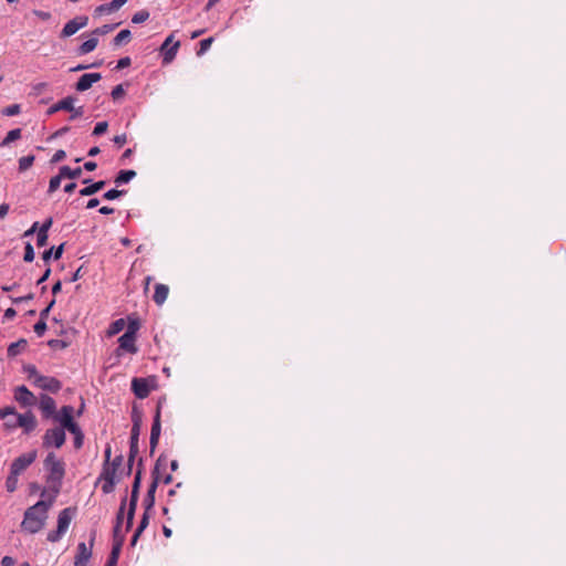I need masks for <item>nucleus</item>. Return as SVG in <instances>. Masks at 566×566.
<instances>
[{"label": "nucleus", "instance_id": "41", "mask_svg": "<svg viewBox=\"0 0 566 566\" xmlns=\"http://www.w3.org/2000/svg\"><path fill=\"white\" fill-rule=\"evenodd\" d=\"M20 113V105L19 104H12L8 107H6L2 111V114L6 116H15Z\"/></svg>", "mask_w": 566, "mask_h": 566}, {"label": "nucleus", "instance_id": "17", "mask_svg": "<svg viewBox=\"0 0 566 566\" xmlns=\"http://www.w3.org/2000/svg\"><path fill=\"white\" fill-rule=\"evenodd\" d=\"M135 340H136V336H132V333H124L118 338L119 348H122L128 353L135 354V353H137V347L135 345Z\"/></svg>", "mask_w": 566, "mask_h": 566}, {"label": "nucleus", "instance_id": "28", "mask_svg": "<svg viewBox=\"0 0 566 566\" xmlns=\"http://www.w3.org/2000/svg\"><path fill=\"white\" fill-rule=\"evenodd\" d=\"M63 244L59 245L55 250L53 248L43 252L42 259L44 262H48L52 256L55 260H59L63 253Z\"/></svg>", "mask_w": 566, "mask_h": 566}, {"label": "nucleus", "instance_id": "42", "mask_svg": "<svg viewBox=\"0 0 566 566\" xmlns=\"http://www.w3.org/2000/svg\"><path fill=\"white\" fill-rule=\"evenodd\" d=\"M23 260L25 262H32L34 260V250L31 243L25 244Z\"/></svg>", "mask_w": 566, "mask_h": 566}, {"label": "nucleus", "instance_id": "2", "mask_svg": "<svg viewBox=\"0 0 566 566\" xmlns=\"http://www.w3.org/2000/svg\"><path fill=\"white\" fill-rule=\"evenodd\" d=\"M44 469L48 472L46 481L50 484V494L55 499L65 475V463L62 459H59L54 452H50L44 460Z\"/></svg>", "mask_w": 566, "mask_h": 566}, {"label": "nucleus", "instance_id": "38", "mask_svg": "<svg viewBox=\"0 0 566 566\" xmlns=\"http://www.w3.org/2000/svg\"><path fill=\"white\" fill-rule=\"evenodd\" d=\"M62 178H63V176H61V172H59L57 176H54L51 178L50 184H49V192L50 193H52L59 189Z\"/></svg>", "mask_w": 566, "mask_h": 566}, {"label": "nucleus", "instance_id": "25", "mask_svg": "<svg viewBox=\"0 0 566 566\" xmlns=\"http://www.w3.org/2000/svg\"><path fill=\"white\" fill-rule=\"evenodd\" d=\"M160 408L161 403L158 402L157 410L154 417V422L151 426V432L150 436L160 437L161 426H160Z\"/></svg>", "mask_w": 566, "mask_h": 566}, {"label": "nucleus", "instance_id": "34", "mask_svg": "<svg viewBox=\"0 0 566 566\" xmlns=\"http://www.w3.org/2000/svg\"><path fill=\"white\" fill-rule=\"evenodd\" d=\"M33 161H34V156H32V155L21 157L19 159V170L25 171L33 165Z\"/></svg>", "mask_w": 566, "mask_h": 566}, {"label": "nucleus", "instance_id": "18", "mask_svg": "<svg viewBox=\"0 0 566 566\" xmlns=\"http://www.w3.org/2000/svg\"><path fill=\"white\" fill-rule=\"evenodd\" d=\"M74 102H75V98L73 96H67V97L59 101L57 103L53 104L48 109V115H53L59 111H67L69 112V109H73Z\"/></svg>", "mask_w": 566, "mask_h": 566}, {"label": "nucleus", "instance_id": "60", "mask_svg": "<svg viewBox=\"0 0 566 566\" xmlns=\"http://www.w3.org/2000/svg\"><path fill=\"white\" fill-rule=\"evenodd\" d=\"M53 223V220L52 218H49L48 220H45V222L41 226V228L39 229V231H42V232H45L48 233L49 229L51 228Z\"/></svg>", "mask_w": 566, "mask_h": 566}, {"label": "nucleus", "instance_id": "37", "mask_svg": "<svg viewBox=\"0 0 566 566\" xmlns=\"http://www.w3.org/2000/svg\"><path fill=\"white\" fill-rule=\"evenodd\" d=\"M213 42V38H207L200 41V49L197 52V55H203L211 46Z\"/></svg>", "mask_w": 566, "mask_h": 566}, {"label": "nucleus", "instance_id": "30", "mask_svg": "<svg viewBox=\"0 0 566 566\" xmlns=\"http://www.w3.org/2000/svg\"><path fill=\"white\" fill-rule=\"evenodd\" d=\"M156 486H157V485H156V482H154V483L150 485V488H149V490H148V492H147V496H146V499L144 500V504H145V506H146V510H145V511H147V512H148V511L153 507V505H154V502H155V496H154V494H155V491H156Z\"/></svg>", "mask_w": 566, "mask_h": 566}, {"label": "nucleus", "instance_id": "52", "mask_svg": "<svg viewBox=\"0 0 566 566\" xmlns=\"http://www.w3.org/2000/svg\"><path fill=\"white\" fill-rule=\"evenodd\" d=\"M65 430L70 431L74 436H78L80 433H82L81 428L78 427V424L75 421H73L72 423H69V426L65 428Z\"/></svg>", "mask_w": 566, "mask_h": 566}, {"label": "nucleus", "instance_id": "1", "mask_svg": "<svg viewBox=\"0 0 566 566\" xmlns=\"http://www.w3.org/2000/svg\"><path fill=\"white\" fill-rule=\"evenodd\" d=\"M41 497L42 500L24 512L21 523V527L31 534L38 533L43 528L48 518V512L55 501L54 496L49 494V491L45 489L41 492Z\"/></svg>", "mask_w": 566, "mask_h": 566}, {"label": "nucleus", "instance_id": "40", "mask_svg": "<svg viewBox=\"0 0 566 566\" xmlns=\"http://www.w3.org/2000/svg\"><path fill=\"white\" fill-rule=\"evenodd\" d=\"M125 192H126L125 190L111 189V190L106 191L103 197L106 200H114V199L120 197L122 195H124Z\"/></svg>", "mask_w": 566, "mask_h": 566}, {"label": "nucleus", "instance_id": "24", "mask_svg": "<svg viewBox=\"0 0 566 566\" xmlns=\"http://www.w3.org/2000/svg\"><path fill=\"white\" fill-rule=\"evenodd\" d=\"M98 44L97 38H91L83 42L78 48V54L84 55L95 50Z\"/></svg>", "mask_w": 566, "mask_h": 566}, {"label": "nucleus", "instance_id": "6", "mask_svg": "<svg viewBox=\"0 0 566 566\" xmlns=\"http://www.w3.org/2000/svg\"><path fill=\"white\" fill-rule=\"evenodd\" d=\"M65 430H63V428L55 427L46 430L43 437V446L45 448L55 447L59 449L65 443Z\"/></svg>", "mask_w": 566, "mask_h": 566}, {"label": "nucleus", "instance_id": "7", "mask_svg": "<svg viewBox=\"0 0 566 566\" xmlns=\"http://www.w3.org/2000/svg\"><path fill=\"white\" fill-rule=\"evenodd\" d=\"M38 452L35 450L29 451L15 458L11 463L10 471L14 474H21L28 467H30L36 459Z\"/></svg>", "mask_w": 566, "mask_h": 566}, {"label": "nucleus", "instance_id": "51", "mask_svg": "<svg viewBox=\"0 0 566 566\" xmlns=\"http://www.w3.org/2000/svg\"><path fill=\"white\" fill-rule=\"evenodd\" d=\"M32 13L43 21H48L51 19V13L48 11L33 10Z\"/></svg>", "mask_w": 566, "mask_h": 566}, {"label": "nucleus", "instance_id": "3", "mask_svg": "<svg viewBox=\"0 0 566 566\" xmlns=\"http://www.w3.org/2000/svg\"><path fill=\"white\" fill-rule=\"evenodd\" d=\"M8 416L15 417L14 421H7L4 423L6 428L9 430L20 427L23 428L25 432H31L32 430H34L36 426V420L32 412H25L20 415L17 413L15 409L11 406L0 409L1 419H6Z\"/></svg>", "mask_w": 566, "mask_h": 566}, {"label": "nucleus", "instance_id": "49", "mask_svg": "<svg viewBox=\"0 0 566 566\" xmlns=\"http://www.w3.org/2000/svg\"><path fill=\"white\" fill-rule=\"evenodd\" d=\"M65 533H60V530L56 528V531L54 532H50L48 534V541L52 542V543H55L57 541H60V538L64 535Z\"/></svg>", "mask_w": 566, "mask_h": 566}, {"label": "nucleus", "instance_id": "48", "mask_svg": "<svg viewBox=\"0 0 566 566\" xmlns=\"http://www.w3.org/2000/svg\"><path fill=\"white\" fill-rule=\"evenodd\" d=\"M125 94V91H124V87L123 85H116L113 90H112V97L114 99H118L120 98L123 95Z\"/></svg>", "mask_w": 566, "mask_h": 566}, {"label": "nucleus", "instance_id": "46", "mask_svg": "<svg viewBox=\"0 0 566 566\" xmlns=\"http://www.w3.org/2000/svg\"><path fill=\"white\" fill-rule=\"evenodd\" d=\"M102 491L106 494L113 492L116 481L103 480Z\"/></svg>", "mask_w": 566, "mask_h": 566}, {"label": "nucleus", "instance_id": "61", "mask_svg": "<svg viewBox=\"0 0 566 566\" xmlns=\"http://www.w3.org/2000/svg\"><path fill=\"white\" fill-rule=\"evenodd\" d=\"M128 0H113L111 1V7H113L114 11L118 10L123 7Z\"/></svg>", "mask_w": 566, "mask_h": 566}, {"label": "nucleus", "instance_id": "58", "mask_svg": "<svg viewBox=\"0 0 566 566\" xmlns=\"http://www.w3.org/2000/svg\"><path fill=\"white\" fill-rule=\"evenodd\" d=\"M130 65V59L128 56L122 57L117 62V69H125Z\"/></svg>", "mask_w": 566, "mask_h": 566}, {"label": "nucleus", "instance_id": "44", "mask_svg": "<svg viewBox=\"0 0 566 566\" xmlns=\"http://www.w3.org/2000/svg\"><path fill=\"white\" fill-rule=\"evenodd\" d=\"M108 124L107 122H99L95 125L93 134L94 135H102L107 130Z\"/></svg>", "mask_w": 566, "mask_h": 566}, {"label": "nucleus", "instance_id": "15", "mask_svg": "<svg viewBox=\"0 0 566 566\" xmlns=\"http://www.w3.org/2000/svg\"><path fill=\"white\" fill-rule=\"evenodd\" d=\"M101 77L102 76L99 73L83 74L76 83V90L80 92H84L88 90L94 83L98 82Z\"/></svg>", "mask_w": 566, "mask_h": 566}, {"label": "nucleus", "instance_id": "5", "mask_svg": "<svg viewBox=\"0 0 566 566\" xmlns=\"http://www.w3.org/2000/svg\"><path fill=\"white\" fill-rule=\"evenodd\" d=\"M139 485H140V471L137 472L134 483H133L125 532H127L133 525L135 510H136L137 501H138Z\"/></svg>", "mask_w": 566, "mask_h": 566}, {"label": "nucleus", "instance_id": "56", "mask_svg": "<svg viewBox=\"0 0 566 566\" xmlns=\"http://www.w3.org/2000/svg\"><path fill=\"white\" fill-rule=\"evenodd\" d=\"M113 142L118 145L119 147H122L124 144H126L127 142V138H126V135L125 134H122V135H116L114 138H113Z\"/></svg>", "mask_w": 566, "mask_h": 566}, {"label": "nucleus", "instance_id": "36", "mask_svg": "<svg viewBox=\"0 0 566 566\" xmlns=\"http://www.w3.org/2000/svg\"><path fill=\"white\" fill-rule=\"evenodd\" d=\"M148 18H149V12L147 10H140V11H137L133 15L132 22L135 23V24H139V23H143L146 20H148Z\"/></svg>", "mask_w": 566, "mask_h": 566}, {"label": "nucleus", "instance_id": "21", "mask_svg": "<svg viewBox=\"0 0 566 566\" xmlns=\"http://www.w3.org/2000/svg\"><path fill=\"white\" fill-rule=\"evenodd\" d=\"M148 523H149V515H148V512L145 511V513L143 514V517L139 522V525L133 535V538L130 542L132 546L136 545L138 537L144 532V530L148 526Z\"/></svg>", "mask_w": 566, "mask_h": 566}, {"label": "nucleus", "instance_id": "50", "mask_svg": "<svg viewBox=\"0 0 566 566\" xmlns=\"http://www.w3.org/2000/svg\"><path fill=\"white\" fill-rule=\"evenodd\" d=\"M48 242V233L38 231L36 244L38 247H44Z\"/></svg>", "mask_w": 566, "mask_h": 566}, {"label": "nucleus", "instance_id": "45", "mask_svg": "<svg viewBox=\"0 0 566 566\" xmlns=\"http://www.w3.org/2000/svg\"><path fill=\"white\" fill-rule=\"evenodd\" d=\"M33 328L38 336H42L46 331V324L43 319H40L39 322L35 323Z\"/></svg>", "mask_w": 566, "mask_h": 566}, {"label": "nucleus", "instance_id": "22", "mask_svg": "<svg viewBox=\"0 0 566 566\" xmlns=\"http://www.w3.org/2000/svg\"><path fill=\"white\" fill-rule=\"evenodd\" d=\"M27 345L28 343L25 339H19L18 342L10 344V346L8 347V356L14 357L19 355L22 350L27 348Z\"/></svg>", "mask_w": 566, "mask_h": 566}, {"label": "nucleus", "instance_id": "26", "mask_svg": "<svg viewBox=\"0 0 566 566\" xmlns=\"http://www.w3.org/2000/svg\"><path fill=\"white\" fill-rule=\"evenodd\" d=\"M136 176V172L134 170H120L117 177L115 178V184L117 186H120L123 184L129 182L134 177Z\"/></svg>", "mask_w": 566, "mask_h": 566}, {"label": "nucleus", "instance_id": "20", "mask_svg": "<svg viewBox=\"0 0 566 566\" xmlns=\"http://www.w3.org/2000/svg\"><path fill=\"white\" fill-rule=\"evenodd\" d=\"M168 293H169V289H168L167 285H165V284H157L155 286L154 301L158 305L164 304L165 301L167 300Z\"/></svg>", "mask_w": 566, "mask_h": 566}, {"label": "nucleus", "instance_id": "53", "mask_svg": "<svg viewBox=\"0 0 566 566\" xmlns=\"http://www.w3.org/2000/svg\"><path fill=\"white\" fill-rule=\"evenodd\" d=\"M73 20L74 22H76V24H78L80 29L85 28L88 23V18L86 15H78L75 17Z\"/></svg>", "mask_w": 566, "mask_h": 566}, {"label": "nucleus", "instance_id": "8", "mask_svg": "<svg viewBox=\"0 0 566 566\" xmlns=\"http://www.w3.org/2000/svg\"><path fill=\"white\" fill-rule=\"evenodd\" d=\"M174 36H175V33L169 34L160 46V52L164 55V57H163L164 64H169L172 62V60L176 57V54L180 46L179 41L174 42V44L170 46V44L174 41Z\"/></svg>", "mask_w": 566, "mask_h": 566}, {"label": "nucleus", "instance_id": "4", "mask_svg": "<svg viewBox=\"0 0 566 566\" xmlns=\"http://www.w3.org/2000/svg\"><path fill=\"white\" fill-rule=\"evenodd\" d=\"M126 504V499L123 500L122 505L119 507V512L116 518V525L114 527V537L118 538V543L113 546L111 556L107 560L106 566H116L118 560L119 551L124 541V533L120 531V526L123 523V513Z\"/></svg>", "mask_w": 566, "mask_h": 566}, {"label": "nucleus", "instance_id": "64", "mask_svg": "<svg viewBox=\"0 0 566 566\" xmlns=\"http://www.w3.org/2000/svg\"><path fill=\"white\" fill-rule=\"evenodd\" d=\"M9 205L2 203L0 205V219L4 218L8 214Z\"/></svg>", "mask_w": 566, "mask_h": 566}, {"label": "nucleus", "instance_id": "10", "mask_svg": "<svg viewBox=\"0 0 566 566\" xmlns=\"http://www.w3.org/2000/svg\"><path fill=\"white\" fill-rule=\"evenodd\" d=\"M153 382L154 380H149L146 378H134L132 380V390L137 398L144 399L148 397L151 389L154 388Z\"/></svg>", "mask_w": 566, "mask_h": 566}, {"label": "nucleus", "instance_id": "13", "mask_svg": "<svg viewBox=\"0 0 566 566\" xmlns=\"http://www.w3.org/2000/svg\"><path fill=\"white\" fill-rule=\"evenodd\" d=\"M34 382L38 387L52 392H56L61 389V382L54 377L36 375Z\"/></svg>", "mask_w": 566, "mask_h": 566}, {"label": "nucleus", "instance_id": "62", "mask_svg": "<svg viewBox=\"0 0 566 566\" xmlns=\"http://www.w3.org/2000/svg\"><path fill=\"white\" fill-rule=\"evenodd\" d=\"M14 559L11 557V556H4L1 560V565L2 566H13L14 565Z\"/></svg>", "mask_w": 566, "mask_h": 566}, {"label": "nucleus", "instance_id": "33", "mask_svg": "<svg viewBox=\"0 0 566 566\" xmlns=\"http://www.w3.org/2000/svg\"><path fill=\"white\" fill-rule=\"evenodd\" d=\"M116 471L117 469L112 468L109 465H105L103 469V472L101 474V480H109V481H116Z\"/></svg>", "mask_w": 566, "mask_h": 566}, {"label": "nucleus", "instance_id": "43", "mask_svg": "<svg viewBox=\"0 0 566 566\" xmlns=\"http://www.w3.org/2000/svg\"><path fill=\"white\" fill-rule=\"evenodd\" d=\"M112 12H114V9H113V7H111V2L109 3H105V4H101V6L95 8V14L96 15H102L104 13H112Z\"/></svg>", "mask_w": 566, "mask_h": 566}, {"label": "nucleus", "instance_id": "14", "mask_svg": "<svg viewBox=\"0 0 566 566\" xmlns=\"http://www.w3.org/2000/svg\"><path fill=\"white\" fill-rule=\"evenodd\" d=\"M73 412L74 408L72 406H63L61 410L57 413L55 412L53 417L57 422H60V428H63V430H65L69 423H72L74 421Z\"/></svg>", "mask_w": 566, "mask_h": 566}, {"label": "nucleus", "instance_id": "57", "mask_svg": "<svg viewBox=\"0 0 566 566\" xmlns=\"http://www.w3.org/2000/svg\"><path fill=\"white\" fill-rule=\"evenodd\" d=\"M124 327V319H117L113 323L112 333H118Z\"/></svg>", "mask_w": 566, "mask_h": 566}, {"label": "nucleus", "instance_id": "16", "mask_svg": "<svg viewBox=\"0 0 566 566\" xmlns=\"http://www.w3.org/2000/svg\"><path fill=\"white\" fill-rule=\"evenodd\" d=\"M40 409L44 417H53L55 415L56 405L52 397L43 395L40 399Z\"/></svg>", "mask_w": 566, "mask_h": 566}, {"label": "nucleus", "instance_id": "63", "mask_svg": "<svg viewBox=\"0 0 566 566\" xmlns=\"http://www.w3.org/2000/svg\"><path fill=\"white\" fill-rule=\"evenodd\" d=\"M83 433H80L78 436H74V446L75 448H81L83 444Z\"/></svg>", "mask_w": 566, "mask_h": 566}, {"label": "nucleus", "instance_id": "39", "mask_svg": "<svg viewBox=\"0 0 566 566\" xmlns=\"http://www.w3.org/2000/svg\"><path fill=\"white\" fill-rule=\"evenodd\" d=\"M116 27H117V24H104V25L95 29L93 31V34H95V35H104V34H107V33L112 32Z\"/></svg>", "mask_w": 566, "mask_h": 566}, {"label": "nucleus", "instance_id": "29", "mask_svg": "<svg viewBox=\"0 0 566 566\" xmlns=\"http://www.w3.org/2000/svg\"><path fill=\"white\" fill-rule=\"evenodd\" d=\"M78 30H80L78 24H76V22H74V20L72 19L62 29L61 36L69 38L73 34H75Z\"/></svg>", "mask_w": 566, "mask_h": 566}, {"label": "nucleus", "instance_id": "54", "mask_svg": "<svg viewBox=\"0 0 566 566\" xmlns=\"http://www.w3.org/2000/svg\"><path fill=\"white\" fill-rule=\"evenodd\" d=\"M139 328V324L136 321H130L125 333H132V336H136V332Z\"/></svg>", "mask_w": 566, "mask_h": 566}, {"label": "nucleus", "instance_id": "27", "mask_svg": "<svg viewBox=\"0 0 566 566\" xmlns=\"http://www.w3.org/2000/svg\"><path fill=\"white\" fill-rule=\"evenodd\" d=\"M60 172L63 178L76 179L81 176L82 169L80 167L72 169L69 166H62Z\"/></svg>", "mask_w": 566, "mask_h": 566}, {"label": "nucleus", "instance_id": "12", "mask_svg": "<svg viewBox=\"0 0 566 566\" xmlns=\"http://www.w3.org/2000/svg\"><path fill=\"white\" fill-rule=\"evenodd\" d=\"M14 399L23 407L33 406L35 402L34 395L23 385L15 389Z\"/></svg>", "mask_w": 566, "mask_h": 566}, {"label": "nucleus", "instance_id": "32", "mask_svg": "<svg viewBox=\"0 0 566 566\" xmlns=\"http://www.w3.org/2000/svg\"><path fill=\"white\" fill-rule=\"evenodd\" d=\"M20 137H21V129H19V128L12 129V130L8 132L7 136L4 137V139L1 143V146H7L10 143L19 139Z\"/></svg>", "mask_w": 566, "mask_h": 566}, {"label": "nucleus", "instance_id": "55", "mask_svg": "<svg viewBox=\"0 0 566 566\" xmlns=\"http://www.w3.org/2000/svg\"><path fill=\"white\" fill-rule=\"evenodd\" d=\"M65 156H66V153L64 150L60 149V150L55 151L51 161L53 164L59 163V161L63 160L65 158Z\"/></svg>", "mask_w": 566, "mask_h": 566}, {"label": "nucleus", "instance_id": "59", "mask_svg": "<svg viewBox=\"0 0 566 566\" xmlns=\"http://www.w3.org/2000/svg\"><path fill=\"white\" fill-rule=\"evenodd\" d=\"M123 463V457L118 455L116 457L111 463H107V465L118 469Z\"/></svg>", "mask_w": 566, "mask_h": 566}, {"label": "nucleus", "instance_id": "47", "mask_svg": "<svg viewBox=\"0 0 566 566\" xmlns=\"http://www.w3.org/2000/svg\"><path fill=\"white\" fill-rule=\"evenodd\" d=\"M69 112H71V116H70V119H76L81 116H83L84 114V108L83 106H80V107H74L73 106V109H69Z\"/></svg>", "mask_w": 566, "mask_h": 566}, {"label": "nucleus", "instance_id": "23", "mask_svg": "<svg viewBox=\"0 0 566 566\" xmlns=\"http://www.w3.org/2000/svg\"><path fill=\"white\" fill-rule=\"evenodd\" d=\"M105 187V181L99 180L80 190L81 196H92Z\"/></svg>", "mask_w": 566, "mask_h": 566}, {"label": "nucleus", "instance_id": "9", "mask_svg": "<svg viewBox=\"0 0 566 566\" xmlns=\"http://www.w3.org/2000/svg\"><path fill=\"white\" fill-rule=\"evenodd\" d=\"M95 534L91 535L90 545L87 546L84 542L77 545V553L74 558L75 566H86L87 562L92 556V547L94 544Z\"/></svg>", "mask_w": 566, "mask_h": 566}, {"label": "nucleus", "instance_id": "35", "mask_svg": "<svg viewBox=\"0 0 566 566\" xmlns=\"http://www.w3.org/2000/svg\"><path fill=\"white\" fill-rule=\"evenodd\" d=\"M130 31L129 30H122L117 33V35L114 38V44L120 45L124 42H127L130 40Z\"/></svg>", "mask_w": 566, "mask_h": 566}, {"label": "nucleus", "instance_id": "11", "mask_svg": "<svg viewBox=\"0 0 566 566\" xmlns=\"http://www.w3.org/2000/svg\"><path fill=\"white\" fill-rule=\"evenodd\" d=\"M138 437H139V423L135 422L132 428L130 434V447H129V457H128V472L132 469V464L135 458L138 454Z\"/></svg>", "mask_w": 566, "mask_h": 566}, {"label": "nucleus", "instance_id": "19", "mask_svg": "<svg viewBox=\"0 0 566 566\" xmlns=\"http://www.w3.org/2000/svg\"><path fill=\"white\" fill-rule=\"evenodd\" d=\"M72 521V510L66 507L59 513L57 516V528L60 533H66Z\"/></svg>", "mask_w": 566, "mask_h": 566}, {"label": "nucleus", "instance_id": "31", "mask_svg": "<svg viewBox=\"0 0 566 566\" xmlns=\"http://www.w3.org/2000/svg\"><path fill=\"white\" fill-rule=\"evenodd\" d=\"M18 478L19 474H14L10 471V474L8 475L6 480V489L8 492H14L18 486Z\"/></svg>", "mask_w": 566, "mask_h": 566}]
</instances>
